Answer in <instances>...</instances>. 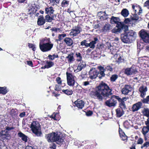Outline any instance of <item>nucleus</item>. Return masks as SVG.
Returning a JSON list of instances; mask_svg holds the SVG:
<instances>
[{
    "label": "nucleus",
    "instance_id": "obj_1",
    "mask_svg": "<svg viewBox=\"0 0 149 149\" xmlns=\"http://www.w3.org/2000/svg\"><path fill=\"white\" fill-rule=\"evenodd\" d=\"M112 90L110 88L107 84L102 81L99 86L95 88L94 91H91L90 94L91 96L94 99L102 101L103 97H109L111 95Z\"/></svg>",
    "mask_w": 149,
    "mask_h": 149
},
{
    "label": "nucleus",
    "instance_id": "obj_49",
    "mask_svg": "<svg viewBox=\"0 0 149 149\" xmlns=\"http://www.w3.org/2000/svg\"><path fill=\"white\" fill-rule=\"evenodd\" d=\"M66 36V34H59L58 36L59 41H60L64 38Z\"/></svg>",
    "mask_w": 149,
    "mask_h": 149
},
{
    "label": "nucleus",
    "instance_id": "obj_30",
    "mask_svg": "<svg viewBox=\"0 0 149 149\" xmlns=\"http://www.w3.org/2000/svg\"><path fill=\"white\" fill-rule=\"evenodd\" d=\"M75 56L77 58L76 60L77 61L80 62L82 60V55L80 53L78 52H76Z\"/></svg>",
    "mask_w": 149,
    "mask_h": 149
},
{
    "label": "nucleus",
    "instance_id": "obj_62",
    "mask_svg": "<svg viewBox=\"0 0 149 149\" xmlns=\"http://www.w3.org/2000/svg\"><path fill=\"white\" fill-rule=\"evenodd\" d=\"M143 139L142 138H140L138 139L137 141V144H141L143 143Z\"/></svg>",
    "mask_w": 149,
    "mask_h": 149
},
{
    "label": "nucleus",
    "instance_id": "obj_48",
    "mask_svg": "<svg viewBox=\"0 0 149 149\" xmlns=\"http://www.w3.org/2000/svg\"><path fill=\"white\" fill-rule=\"evenodd\" d=\"M142 101L143 103H148L149 102V95L147 96L146 98L143 99Z\"/></svg>",
    "mask_w": 149,
    "mask_h": 149
},
{
    "label": "nucleus",
    "instance_id": "obj_29",
    "mask_svg": "<svg viewBox=\"0 0 149 149\" xmlns=\"http://www.w3.org/2000/svg\"><path fill=\"white\" fill-rule=\"evenodd\" d=\"M20 19H21V21H22L23 20V21L24 22L27 21V15H26L25 13H21L20 15Z\"/></svg>",
    "mask_w": 149,
    "mask_h": 149
},
{
    "label": "nucleus",
    "instance_id": "obj_36",
    "mask_svg": "<svg viewBox=\"0 0 149 149\" xmlns=\"http://www.w3.org/2000/svg\"><path fill=\"white\" fill-rule=\"evenodd\" d=\"M47 65H46L47 68L48 69L52 67L54 65V63L52 61H46V62Z\"/></svg>",
    "mask_w": 149,
    "mask_h": 149
},
{
    "label": "nucleus",
    "instance_id": "obj_54",
    "mask_svg": "<svg viewBox=\"0 0 149 149\" xmlns=\"http://www.w3.org/2000/svg\"><path fill=\"white\" fill-rule=\"evenodd\" d=\"M60 85L56 84L55 85V88H54L55 90L58 91L61 90V88Z\"/></svg>",
    "mask_w": 149,
    "mask_h": 149
},
{
    "label": "nucleus",
    "instance_id": "obj_4",
    "mask_svg": "<svg viewBox=\"0 0 149 149\" xmlns=\"http://www.w3.org/2000/svg\"><path fill=\"white\" fill-rule=\"evenodd\" d=\"M136 36V33L134 31L128 30L121 34L120 38L123 42L127 43L131 42Z\"/></svg>",
    "mask_w": 149,
    "mask_h": 149
},
{
    "label": "nucleus",
    "instance_id": "obj_17",
    "mask_svg": "<svg viewBox=\"0 0 149 149\" xmlns=\"http://www.w3.org/2000/svg\"><path fill=\"white\" fill-rule=\"evenodd\" d=\"M37 11L36 7L35 4H32L28 8V14L29 15H33L35 14Z\"/></svg>",
    "mask_w": 149,
    "mask_h": 149
},
{
    "label": "nucleus",
    "instance_id": "obj_2",
    "mask_svg": "<svg viewBox=\"0 0 149 149\" xmlns=\"http://www.w3.org/2000/svg\"><path fill=\"white\" fill-rule=\"evenodd\" d=\"M46 137L49 142H56L59 145L63 144L65 143V138L63 136L62 134H59L58 132H52L46 135Z\"/></svg>",
    "mask_w": 149,
    "mask_h": 149
},
{
    "label": "nucleus",
    "instance_id": "obj_19",
    "mask_svg": "<svg viewBox=\"0 0 149 149\" xmlns=\"http://www.w3.org/2000/svg\"><path fill=\"white\" fill-rule=\"evenodd\" d=\"M64 41L68 46L73 47V40L71 38L66 37L64 38Z\"/></svg>",
    "mask_w": 149,
    "mask_h": 149
},
{
    "label": "nucleus",
    "instance_id": "obj_64",
    "mask_svg": "<svg viewBox=\"0 0 149 149\" xmlns=\"http://www.w3.org/2000/svg\"><path fill=\"white\" fill-rule=\"evenodd\" d=\"M144 6L147 7L148 9H149V0L146 1L144 3Z\"/></svg>",
    "mask_w": 149,
    "mask_h": 149
},
{
    "label": "nucleus",
    "instance_id": "obj_6",
    "mask_svg": "<svg viewBox=\"0 0 149 149\" xmlns=\"http://www.w3.org/2000/svg\"><path fill=\"white\" fill-rule=\"evenodd\" d=\"M122 22H120L117 24L116 26L112 30L113 33H116L121 32L122 30L124 32L128 30V27L125 24Z\"/></svg>",
    "mask_w": 149,
    "mask_h": 149
},
{
    "label": "nucleus",
    "instance_id": "obj_10",
    "mask_svg": "<svg viewBox=\"0 0 149 149\" xmlns=\"http://www.w3.org/2000/svg\"><path fill=\"white\" fill-rule=\"evenodd\" d=\"M81 31V28L79 25H78L77 26H75L73 27V28L71 29L70 35L73 37L76 36L80 33Z\"/></svg>",
    "mask_w": 149,
    "mask_h": 149
},
{
    "label": "nucleus",
    "instance_id": "obj_59",
    "mask_svg": "<svg viewBox=\"0 0 149 149\" xmlns=\"http://www.w3.org/2000/svg\"><path fill=\"white\" fill-rule=\"evenodd\" d=\"M14 129V127H6V129L4 131H5L6 132H9L8 131H10L12 130H13Z\"/></svg>",
    "mask_w": 149,
    "mask_h": 149
},
{
    "label": "nucleus",
    "instance_id": "obj_61",
    "mask_svg": "<svg viewBox=\"0 0 149 149\" xmlns=\"http://www.w3.org/2000/svg\"><path fill=\"white\" fill-rule=\"evenodd\" d=\"M130 21H131L130 18H125L124 21L123 22V23H124V24H127L129 23Z\"/></svg>",
    "mask_w": 149,
    "mask_h": 149
},
{
    "label": "nucleus",
    "instance_id": "obj_12",
    "mask_svg": "<svg viewBox=\"0 0 149 149\" xmlns=\"http://www.w3.org/2000/svg\"><path fill=\"white\" fill-rule=\"evenodd\" d=\"M142 102H138L132 105L131 108L132 111L133 112L137 111L142 108Z\"/></svg>",
    "mask_w": 149,
    "mask_h": 149
},
{
    "label": "nucleus",
    "instance_id": "obj_3",
    "mask_svg": "<svg viewBox=\"0 0 149 149\" xmlns=\"http://www.w3.org/2000/svg\"><path fill=\"white\" fill-rule=\"evenodd\" d=\"M53 45V44L51 43L49 38L45 37L40 40L39 46L42 52H46L50 51Z\"/></svg>",
    "mask_w": 149,
    "mask_h": 149
},
{
    "label": "nucleus",
    "instance_id": "obj_7",
    "mask_svg": "<svg viewBox=\"0 0 149 149\" xmlns=\"http://www.w3.org/2000/svg\"><path fill=\"white\" fill-rule=\"evenodd\" d=\"M117 100H118L117 96L113 95L111 96L109 100L105 102V104L109 107H115L117 103Z\"/></svg>",
    "mask_w": 149,
    "mask_h": 149
},
{
    "label": "nucleus",
    "instance_id": "obj_32",
    "mask_svg": "<svg viewBox=\"0 0 149 149\" xmlns=\"http://www.w3.org/2000/svg\"><path fill=\"white\" fill-rule=\"evenodd\" d=\"M143 115L148 118L149 117V109L148 108H144L142 111Z\"/></svg>",
    "mask_w": 149,
    "mask_h": 149
},
{
    "label": "nucleus",
    "instance_id": "obj_21",
    "mask_svg": "<svg viewBox=\"0 0 149 149\" xmlns=\"http://www.w3.org/2000/svg\"><path fill=\"white\" fill-rule=\"evenodd\" d=\"M123 109L118 108L116 110V116L117 117H120L124 114Z\"/></svg>",
    "mask_w": 149,
    "mask_h": 149
},
{
    "label": "nucleus",
    "instance_id": "obj_38",
    "mask_svg": "<svg viewBox=\"0 0 149 149\" xmlns=\"http://www.w3.org/2000/svg\"><path fill=\"white\" fill-rule=\"evenodd\" d=\"M104 15L102 16H100V19L101 20H107L108 18V15L106 14V11H105L103 12Z\"/></svg>",
    "mask_w": 149,
    "mask_h": 149
},
{
    "label": "nucleus",
    "instance_id": "obj_5",
    "mask_svg": "<svg viewBox=\"0 0 149 149\" xmlns=\"http://www.w3.org/2000/svg\"><path fill=\"white\" fill-rule=\"evenodd\" d=\"M30 128L33 133L36 136H40L42 134L40 125L37 121H33L31 124Z\"/></svg>",
    "mask_w": 149,
    "mask_h": 149
},
{
    "label": "nucleus",
    "instance_id": "obj_23",
    "mask_svg": "<svg viewBox=\"0 0 149 149\" xmlns=\"http://www.w3.org/2000/svg\"><path fill=\"white\" fill-rule=\"evenodd\" d=\"M45 13L47 15H51L53 14L54 10L53 9V7L50 6L49 7H47L45 9Z\"/></svg>",
    "mask_w": 149,
    "mask_h": 149
},
{
    "label": "nucleus",
    "instance_id": "obj_46",
    "mask_svg": "<svg viewBox=\"0 0 149 149\" xmlns=\"http://www.w3.org/2000/svg\"><path fill=\"white\" fill-rule=\"evenodd\" d=\"M28 46L29 48L31 49L34 52L36 50V47H35L34 44L31 43H28Z\"/></svg>",
    "mask_w": 149,
    "mask_h": 149
},
{
    "label": "nucleus",
    "instance_id": "obj_43",
    "mask_svg": "<svg viewBox=\"0 0 149 149\" xmlns=\"http://www.w3.org/2000/svg\"><path fill=\"white\" fill-rule=\"evenodd\" d=\"M10 115L13 117L16 116L17 115V111L15 109H12L10 110Z\"/></svg>",
    "mask_w": 149,
    "mask_h": 149
},
{
    "label": "nucleus",
    "instance_id": "obj_41",
    "mask_svg": "<svg viewBox=\"0 0 149 149\" xmlns=\"http://www.w3.org/2000/svg\"><path fill=\"white\" fill-rule=\"evenodd\" d=\"M45 19H38L37 24L39 26H42L45 23Z\"/></svg>",
    "mask_w": 149,
    "mask_h": 149
},
{
    "label": "nucleus",
    "instance_id": "obj_24",
    "mask_svg": "<svg viewBox=\"0 0 149 149\" xmlns=\"http://www.w3.org/2000/svg\"><path fill=\"white\" fill-rule=\"evenodd\" d=\"M73 55V53H71L66 57V58L68 59V61L69 63H72L74 61L75 59Z\"/></svg>",
    "mask_w": 149,
    "mask_h": 149
},
{
    "label": "nucleus",
    "instance_id": "obj_27",
    "mask_svg": "<svg viewBox=\"0 0 149 149\" xmlns=\"http://www.w3.org/2000/svg\"><path fill=\"white\" fill-rule=\"evenodd\" d=\"M62 91L63 93L68 95H71L73 93L72 90L70 89H63Z\"/></svg>",
    "mask_w": 149,
    "mask_h": 149
},
{
    "label": "nucleus",
    "instance_id": "obj_57",
    "mask_svg": "<svg viewBox=\"0 0 149 149\" xmlns=\"http://www.w3.org/2000/svg\"><path fill=\"white\" fill-rule=\"evenodd\" d=\"M51 16V17L53 18V19H52V21L53 20H56L58 21H59L60 19H58L56 17V15H50Z\"/></svg>",
    "mask_w": 149,
    "mask_h": 149
},
{
    "label": "nucleus",
    "instance_id": "obj_40",
    "mask_svg": "<svg viewBox=\"0 0 149 149\" xmlns=\"http://www.w3.org/2000/svg\"><path fill=\"white\" fill-rule=\"evenodd\" d=\"M130 68H127L125 70V73L127 75L132 74Z\"/></svg>",
    "mask_w": 149,
    "mask_h": 149
},
{
    "label": "nucleus",
    "instance_id": "obj_63",
    "mask_svg": "<svg viewBox=\"0 0 149 149\" xmlns=\"http://www.w3.org/2000/svg\"><path fill=\"white\" fill-rule=\"evenodd\" d=\"M28 136L25 135V136H24L23 138H22V140L25 143H26L28 141Z\"/></svg>",
    "mask_w": 149,
    "mask_h": 149
},
{
    "label": "nucleus",
    "instance_id": "obj_37",
    "mask_svg": "<svg viewBox=\"0 0 149 149\" xmlns=\"http://www.w3.org/2000/svg\"><path fill=\"white\" fill-rule=\"evenodd\" d=\"M118 78V76L116 74H113L111 75L110 78V80L111 82H115L116 79Z\"/></svg>",
    "mask_w": 149,
    "mask_h": 149
},
{
    "label": "nucleus",
    "instance_id": "obj_15",
    "mask_svg": "<svg viewBox=\"0 0 149 149\" xmlns=\"http://www.w3.org/2000/svg\"><path fill=\"white\" fill-rule=\"evenodd\" d=\"M139 91L140 93V97L142 98H144L146 95V92L147 91V87L142 85L139 87Z\"/></svg>",
    "mask_w": 149,
    "mask_h": 149
},
{
    "label": "nucleus",
    "instance_id": "obj_18",
    "mask_svg": "<svg viewBox=\"0 0 149 149\" xmlns=\"http://www.w3.org/2000/svg\"><path fill=\"white\" fill-rule=\"evenodd\" d=\"M131 88V87L130 85H125L124 87L121 90V92L123 94L127 95L130 91L129 89Z\"/></svg>",
    "mask_w": 149,
    "mask_h": 149
},
{
    "label": "nucleus",
    "instance_id": "obj_34",
    "mask_svg": "<svg viewBox=\"0 0 149 149\" xmlns=\"http://www.w3.org/2000/svg\"><path fill=\"white\" fill-rule=\"evenodd\" d=\"M149 131V127L148 126H144L142 129V132L143 134L145 135Z\"/></svg>",
    "mask_w": 149,
    "mask_h": 149
},
{
    "label": "nucleus",
    "instance_id": "obj_25",
    "mask_svg": "<svg viewBox=\"0 0 149 149\" xmlns=\"http://www.w3.org/2000/svg\"><path fill=\"white\" fill-rule=\"evenodd\" d=\"M111 26L109 24H106L103 27L102 30L104 32H109Z\"/></svg>",
    "mask_w": 149,
    "mask_h": 149
},
{
    "label": "nucleus",
    "instance_id": "obj_50",
    "mask_svg": "<svg viewBox=\"0 0 149 149\" xmlns=\"http://www.w3.org/2000/svg\"><path fill=\"white\" fill-rule=\"evenodd\" d=\"M135 14H134L133 15V17L132 18V20H137L139 19V17L137 15V13H135Z\"/></svg>",
    "mask_w": 149,
    "mask_h": 149
},
{
    "label": "nucleus",
    "instance_id": "obj_26",
    "mask_svg": "<svg viewBox=\"0 0 149 149\" xmlns=\"http://www.w3.org/2000/svg\"><path fill=\"white\" fill-rule=\"evenodd\" d=\"M121 14L124 17H127L129 15V13L127 9L124 8L122 10Z\"/></svg>",
    "mask_w": 149,
    "mask_h": 149
},
{
    "label": "nucleus",
    "instance_id": "obj_53",
    "mask_svg": "<svg viewBox=\"0 0 149 149\" xmlns=\"http://www.w3.org/2000/svg\"><path fill=\"white\" fill-rule=\"evenodd\" d=\"M56 81L58 85L62 84V81L61 78L60 77H57L56 78Z\"/></svg>",
    "mask_w": 149,
    "mask_h": 149
},
{
    "label": "nucleus",
    "instance_id": "obj_35",
    "mask_svg": "<svg viewBox=\"0 0 149 149\" xmlns=\"http://www.w3.org/2000/svg\"><path fill=\"white\" fill-rule=\"evenodd\" d=\"M119 102V108L123 109H126V106L125 103L124 101H118Z\"/></svg>",
    "mask_w": 149,
    "mask_h": 149
},
{
    "label": "nucleus",
    "instance_id": "obj_13",
    "mask_svg": "<svg viewBox=\"0 0 149 149\" xmlns=\"http://www.w3.org/2000/svg\"><path fill=\"white\" fill-rule=\"evenodd\" d=\"M10 136L9 132H6L5 131L2 130L0 132V140L3 141L4 140L8 139Z\"/></svg>",
    "mask_w": 149,
    "mask_h": 149
},
{
    "label": "nucleus",
    "instance_id": "obj_9",
    "mask_svg": "<svg viewBox=\"0 0 149 149\" xmlns=\"http://www.w3.org/2000/svg\"><path fill=\"white\" fill-rule=\"evenodd\" d=\"M66 74L68 85L70 86H73L74 85L75 81L73 74L72 73L67 72Z\"/></svg>",
    "mask_w": 149,
    "mask_h": 149
},
{
    "label": "nucleus",
    "instance_id": "obj_60",
    "mask_svg": "<svg viewBox=\"0 0 149 149\" xmlns=\"http://www.w3.org/2000/svg\"><path fill=\"white\" fill-rule=\"evenodd\" d=\"M93 114V112L92 111L89 110L86 113V115L87 116H91Z\"/></svg>",
    "mask_w": 149,
    "mask_h": 149
},
{
    "label": "nucleus",
    "instance_id": "obj_8",
    "mask_svg": "<svg viewBox=\"0 0 149 149\" xmlns=\"http://www.w3.org/2000/svg\"><path fill=\"white\" fill-rule=\"evenodd\" d=\"M140 37L143 41L146 43H149V34L144 29H142L139 32Z\"/></svg>",
    "mask_w": 149,
    "mask_h": 149
},
{
    "label": "nucleus",
    "instance_id": "obj_42",
    "mask_svg": "<svg viewBox=\"0 0 149 149\" xmlns=\"http://www.w3.org/2000/svg\"><path fill=\"white\" fill-rule=\"evenodd\" d=\"M52 18H53L51 17L50 15H47L45 16V21L50 22L52 21Z\"/></svg>",
    "mask_w": 149,
    "mask_h": 149
},
{
    "label": "nucleus",
    "instance_id": "obj_16",
    "mask_svg": "<svg viewBox=\"0 0 149 149\" xmlns=\"http://www.w3.org/2000/svg\"><path fill=\"white\" fill-rule=\"evenodd\" d=\"M74 104L78 109H82L84 107L85 103L82 100L78 99L75 101Z\"/></svg>",
    "mask_w": 149,
    "mask_h": 149
},
{
    "label": "nucleus",
    "instance_id": "obj_39",
    "mask_svg": "<svg viewBox=\"0 0 149 149\" xmlns=\"http://www.w3.org/2000/svg\"><path fill=\"white\" fill-rule=\"evenodd\" d=\"M104 70L106 72H112L113 70V68L112 66L108 65H107L104 68Z\"/></svg>",
    "mask_w": 149,
    "mask_h": 149
},
{
    "label": "nucleus",
    "instance_id": "obj_58",
    "mask_svg": "<svg viewBox=\"0 0 149 149\" xmlns=\"http://www.w3.org/2000/svg\"><path fill=\"white\" fill-rule=\"evenodd\" d=\"M17 135L19 137L21 138V139H22V138H23L24 136L26 135L21 132L18 133Z\"/></svg>",
    "mask_w": 149,
    "mask_h": 149
},
{
    "label": "nucleus",
    "instance_id": "obj_55",
    "mask_svg": "<svg viewBox=\"0 0 149 149\" xmlns=\"http://www.w3.org/2000/svg\"><path fill=\"white\" fill-rule=\"evenodd\" d=\"M148 146H149V142L146 141L141 146V148L142 149L144 147H146V148H147Z\"/></svg>",
    "mask_w": 149,
    "mask_h": 149
},
{
    "label": "nucleus",
    "instance_id": "obj_47",
    "mask_svg": "<svg viewBox=\"0 0 149 149\" xmlns=\"http://www.w3.org/2000/svg\"><path fill=\"white\" fill-rule=\"evenodd\" d=\"M131 69V72L132 73V74H135L137 73V71L136 70V68L134 66H132L130 68Z\"/></svg>",
    "mask_w": 149,
    "mask_h": 149
},
{
    "label": "nucleus",
    "instance_id": "obj_44",
    "mask_svg": "<svg viewBox=\"0 0 149 149\" xmlns=\"http://www.w3.org/2000/svg\"><path fill=\"white\" fill-rule=\"evenodd\" d=\"M69 1L66 0H63L61 3V6L64 7L67 6L69 4Z\"/></svg>",
    "mask_w": 149,
    "mask_h": 149
},
{
    "label": "nucleus",
    "instance_id": "obj_51",
    "mask_svg": "<svg viewBox=\"0 0 149 149\" xmlns=\"http://www.w3.org/2000/svg\"><path fill=\"white\" fill-rule=\"evenodd\" d=\"M56 146L55 143L52 142L49 145V148L50 149H56Z\"/></svg>",
    "mask_w": 149,
    "mask_h": 149
},
{
    "label": "nucleus",
    "instance_id": "obj_22",
    "mask_svg": "<svg viewBox=\"0 0 149 149\" xmlns=\"http://www.w3.org/2000/svg\"><path fill=\"white\" fill-rule=\"evenodd\" d=\"M98 41V38L95 37L94 38V40L91 41L88 43V47H89L90 48L93 49L95 47V45L96 43V42Z\"/></svg>",
    "mask_w": 149,
    "mask_h": 149
},
{
    "label": "nucleus",
    "instance_id": "obj_28",
    "mask_svg": "<svg viewBox=\"0 0 149 149\" xmlns=\"http://www.w3.org/2000/svg\"><path fill=\"white\" fill-rule=\"evenodd\" d=\"M86 66L85 64H84L83 62L79 63L77 67V69L76 70L77 71V72H79L81 71L83 68H85Z\"/></svg>",
    "mask_w": 149,
    "mask_h": 149
},
{
    "label": "nucleus",
    "instance_id": "obj_33",
    "mask_svg": "<svg viewBox=\"0 0 149 149\" xmlns=\"http://www.w3.org/2000/svg\"><path fill=\"white\" fill-rule=\"evenodd\" d=\"M60 0H49V4L52 6H54V5H57L59 4Z\"/></svg>",
    "mask_w": 149,
    "mask_h": 149
},
{
    "label": "nucleus",
    "instance_id": "obj_52",
    "mask_svg": "<svg viewBox=\"0 0 149 149\" xmlns=\"http://www.w3.org/2000/svg\"><path fill=\"white\" fill-rule=\"evenodd\" d=\"M117 97L118 101H124L125 102L127 100V98L126 97H123L122 98H121L118 96H117Z\"/></svg>",
    "mask_w": 149,
    "mask_h": 149
},
{
    "label": "nucleus",
    "instance_id": "obj_14",
    "mask_svg": "<svg viewBox=\"0 0 149 149\" xmlns=\"http://www.w3.org/2000/svg\"><path fill=\"white\" fill-rule=\"evenodd\" d=\"M98 69L99 70V75L98 77L100 79H102V77H105V74L104 73L106 71L104 70V67L101 65H100L97 67Z\"/></svg>",
    "mask_w": 149,
    "mask_h": 149
},
{
    "label": "nucleus",
    "instance_id": "obj_20",
    "mask_svg": "<svg viewBox=\"0 0 149 149\" xmlns=\"http://www.w3.org/2000/svg\"><path fill=\"white\" fill-rule=\"evenodd\" d=\"M110 22L111 24H116L118 23L120 21V18L118 17H115L113 16L111 17L110 20Z\"/></svg>",
    "mask_w": 149,
    "mask_h": 149
},
{
    "label": "nucleus",
    "instance_id": "obj_11",
    "mask_svg": "<svg viewBox=\"0 0 149 149\" xmlns=\"http://www.w3.org/2000/svg\"><path fill=\"white\" fill-rule=\"evenodd\" d=\"M89 77L91 79H93L96 78L98 77L99 72L95 68H91L90 70L89 73Z\"/></svg>",
    "mask_w": 149,
    "mask_h": 149
},
{
    "label": "nucleus",
    "instance_id": "obj_45",
    "mask_svg": "<svg viewBox=\"0 0 149 149\" xmlns=\"http://www.w3.org/2000/svg\"><path fill=\"white\" fill-rule=\"evenodd\" d=\"M80 44L81 46H84L86 47H88V43L86 40H84L82 41L80 43Z\"/></svg>",
    "mask_w": 149,
    "mask_h": 149
},
{
    "label": "nucleus",
    "instance_id": "obj_56",
    "mask_svg": "<svg viewBox=\"0 0 149 149\" xmlns=\"http://www.w3.org/2000/svg\"><path fill=\"white\" fill-rule=\"evenodd\" d=\"M120 137L122 138V139L123 141H125L127 139V136L125 135L124 133L123 134L120 135Z\"/></svg>",
    "mask_w": 149,
    "mask_h": 149
},
{
    "label": "nucleus",
    "instance_id": "obj_31",
    "mask_svg": "<svg viewBox=\"0 0 149 149\" xmlns=\"http://www.w3.org/2000/svg\"><path fill=\"white\" fill-rule=\"evenodd\" d=\"M8 91L6 87H0V94L5 95L8 92Z\"/></svg>",
    "mask_w": 149,
    "mask_h": 149
}]
</instances>
